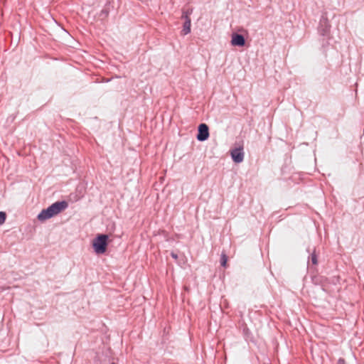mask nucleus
Masks as SVG:
<instances>
[{"mask_svg": "<svg viewBox=\"0 0 364 364\" xmlns=\"http://www.w3.org/2000/svg\"><path fill=\"white\" fill-rule=\"evenodd\" d=\"M108 235H98L92 241L94 251L97 255L104 254L107 250Z\"/></svg>", "mask_w": 364, "mask_h": 364, "instance_id": "2", "label": "nucleus"}, {"mask_svg": "<svg viewBox=\"0 0 364 364\" xmlns=\"http://www.w3.org/2000/svg\"><path fill=\"white\" fill-rule=\"evenodd\" d=\"M330 24L328 19L325 17H322L320 20L318 32L321 36H327L330 31Z\"/></svg>", "mask_w": 364, "mask_h": 364, "instance_id": "3", "label": "nucleus"}, {"mask_svg": "<svg viewBox=\"0 0 364 364\" xmlns=\"http://www.w3.org/2000/svg\"><path fill=\"white\" fill-rule=\"evenodd\" d=\"M193 10L190 9L186 11H183L185 14H188V16L192 14Z\"/></svg>", "mask_w": 364, "mask_h": 364, "instance_id": "12", "label": "nucleus"}, {"mask_svg": "<svg viewBox=\"0 0 364 364\" xmlns=\"http://www.w3.org/2000/svg\"><path fill=\"white\" fill-rule=\"evenodd\" d=\"M209 136L208 127L205 124H200L198 127L197 139L200 141L206 140Z\"/></svg>", "mask_w": 364, "mask_h": 364, "instance_id": "4", "label": "nucleus"}, {"mask_svg": "<svg viewBox=\"0 0 364 364\" xmlns=\"http://www.w3.org/2000/svg\"><path fill=\"white\" fill-rule=\"evenodd\" d=\"M339 362H341V364H343V360H339Z\"/></svg>", "mask_w": 364, "mask_h": 364, "instance_id": "15", "label": "nucleus"}, {"mask_svg": "<svg viewBox=\"0 0 364 364\" xmlns=\"http://www.w3.org/2000/svg\"><path fill=\"white\" fill-rule=\"evenodd\" d=\"M68 207L65 201L55 202L46 209H43L38 215V219L40 221H44L58 215Z\"/></svg>", "mask_w": 364, "mask_h": 364, "instance_id": "1", "label": "nucleus"}, {"mask_svg": "<svg viewBox=\"0 0 364 364\" xmlns=\"http://www.w3.org/2000/svg\"><path fill=\"white\" fill-rule=\"evenodd\" d=\"M227 260H228V258H227L226 255L225 254H223L221 255V261H220L221 265L223 267H225L226 266Z\"/></svg>", "mask_w": 364, "mask_h": 364, "instance_id": "9", "label": "nucleus"}, {"mask_svg": "<svg viewBox=\"0 0 364 364\" xmlns=\"http://www.w3.org/2000/svg\"><path fill=\"white\" fill-rule=\"evenodd\" d=\"M231 156L234 162L241 163L244 159V152L242 148H236L231 151Z\"/></svg>", "mask_w": 364, "mask_h": 364, "instance_id": "5", "label": "nucleus"}, {"mask_svg": "<svg viewBox=\"0 0 364 364\" xmlns=\"http://www.w3.org/2000/svg\"><path fill=\"white\" fill-rule=\"evenodd\" d=\"M339 362H341V364H343V360H339Z\"/></svg>", "mask_w": 364, "mask_h": 364, "instance_id": "14", "label": "nucleus"}, {"mask_svg": "<svg viewBox=\"0 0 364 364\" xmlns=\"http://www.w3.org/2000/svg\"><path fill=\"white\" fill-rule=\"evenodd\" d=\"M310 258H311V261L313 264H317V257H316V254L314 252L311 254Z\"/></svg>", "mask_w": 364, "mask_h": 364, "instance_id": "10", "label": "nucleus"}, {"mask_svg": "<svg viewBox=\"0 0 364 364\" xmlns=\"http://www.w3.org/2000/svg\"><path fill=\"white\" fill-rule=\"evenodd\" d=\"M6 218V213L4 212H0V225L4 223Z\"/></svg>", "mask_w": 364, "mask_h": 364, "instance_id": "8", "label": "nucleus"}, {"mask_svg": "<svg viewBox=\"0 0 364 364\" xmlns=\"http://www.w3.org/2000/svg\"><path fill=\"white\" fill-rule=\"evenodd\" d=\"M191 21L187 20L185 21L183 26V30H182V34L183 35H187L191 32Z\"/></svg>", "mask_w": 364, "mask_h": 364, "instance_id": "7", "label": "nucleus"}, {"mask_svg": "<svg viewBox=\"0 0 364 364\" xmlns=\"http://www.w3.org/2000/svg\"><path fill=\"white\" fill-rule=\"evenodd\" d=\"M231 44L234 46H244L245 40L242 35L233 33L232 35Z\"/></svg>", "mask_w": 364, "mask_h": 364, "instance_id": "6", "label": "nucleus"}, {"mask_svg": "<svg viewBox=\"0 0 364 364\" xmlns=\"http://www.w3.org/2000/svg\"><path fill=\"white\" fill-rule=\"evenodd\" d=\"M181 18L185 21L191 20L190 17L188 16V14H185L184 12H183Z\"/></svg>", "mask_w": 364, "mask_h": 364, "instance_id": "11", "label": "nucleus"}, {"mask_svg": "<svg viewBox=\"0 0 364 364\" xmlns=\"http://www.w3.org/2000/svg\"><path fill=\"white\" fill-rule=\"evenodd\" d=\"M171 256H172V257H173L174 259H177V257H177V255H176V254H175V253H173V252H172V253H171Z\"/></svg>", "mask_w": 364, "mask_h": 364, "instance_id": "13", "label": "nucleus"}]
</instances>
